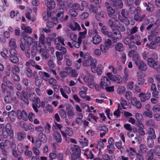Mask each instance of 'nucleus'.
I'll return each mask as SVG.
<instances>
[{
  "label": "nucleus",
  "instance_id": "1",
  "mask_svg": "<svg viewBox=\"0 0 160 160\" xmlns=\"http://www.w3.org/2000/svg\"><path fill=\"white\" fill-rule=\"evenodd\" d=\"M27 95L26 94L24 91L22 92V93L19 92H17L16 94L18 99L22 100L25 103L28 104L29 101L28 98H30L31 96L34 94V93L32 92L31 89H27Z\"/></svg>",
  "mask_w": 160,
  "mask_h": 160
},
{
  "label": "nucleus",
  "instance_id": "2",
  "mask_svg": "<svg viewBox=\"0 0 160 160\" xmlns=\"http://www.w3.org/2000/svg\"><path fill=\"white\" fill-rule=\"evenodd\" d=\"M23 37L24 38H22L20 39V47L21 49L24 51L25 50V46L26 44L28 46L31 45L34 42V40L30 36L27 37L25 34L23 35Z\"/></svg>",
  "mask_w": 160,
  "mask_h": 160
},
{
  "label": "nucleus",
  "instance_id": "3",
  "mask_svg": "<svg viewBox=\"0 0 160 160\" xmlns=\"http://www.w3.org/2000/svg\"><path fill=\"white\" fill-rule=\"evenodd\" d=\"M108 37L111 38L112 41L115 43L118 40L121 39L122 36L119 30L116 29L113 30L112 32H110L109 33Z\"/></svg>",
  "mask_w": 160,
  "mask_h": 160
},
{
  "label": "nucleus",
  "instance_id": "4",
  "mask_svg": "<svg viewBox=\"0 0 160 160\" xmlns=\"http://www.w3.org/2000/svg\"><path fill=\"white\" fill-rule=\"evenodd\" d=\"M83 59L84 60L82 62V65L84 67L91 66L93 62H95L96 61L88 53H87L84 55Z\"/></svg>",
  "mask_w": 160,
  "mask_h": 160
},
{
  "label": "nucleus",
  "instance_id": "5",
  "mask_svg": "<svg viewBox=\"0 0 160 160\" xmlns=\"http://www.w3.org/2000/svg\"><path fill=\"white\" fill-rule=\"evenodd\" d=\"M109 24L110 28L112 30L116 29H119L122 31H124L125 30V27L123 24L121 22L120 23L118 21H112L111 19L109 20Z\"/></svg>",
  "mask_w": 160,
  "mask_h": 160
},
{
  "label": "nucleus",
  "instance_id": "6",
  "mask_svg": "<svg viewBox=\"0 0 160 160\" xmlns=\"http://www.w3.org/2000/svg\"><path fill=\"white\" fill-rule=\"evenodd\" d=\"M114 44L112 41L110 39L106 40L104 44H102L100 46V49L103 53H106L110 48L113 47Z\"/></svg>",
  "mask_w": 160,
  "mask_h": 160
},
{
  "label": "nucleus",
  "instance_id": "7",
  "mask_svg": "<svg viewBox=\"0 0 160 160\" xmlns=\"http://www.w3.org/2000/svg\"><path fill=\"white\" fill-rule=\"evenodd\" d=\"M2 134L3 137L6 138L8 137L12 138L13 136V132L12 129L11 125L9 123L6 124L4 130L3 131Z\"/></svg>",
  "mask_w": 160,
  "mask_h": 160
},
{
  "label": "nucleus",
  "instance_id": "8",
  "mask_svg": "<svg viewBox=\"0 0 160 160\" xmlns=\"http://www.w3.org/2000/svg\"><path fill=\"white\" fill-rule=\"evenodd\" d=\"M94 76L90 73H87L83 78V80L87 83L88 86L90 88H93L94 87Z\"/></svg>",
  "mask_w": 160,
  "mask_h": 160
},
{
  "label": "nucleus",
  "instance_id": "9",
  "mask_svg": "<svg viewBox=\"0 0 160 160\" xmlns=\"http://www.w3.org/2000/svg\"><path fill=\"white\" fill-rule=\"evenodd\" d=\"M128 13L125 10H122L121 12V14L122 16L124 18L123 19L121 18V17L120 16H118V19L122 23L123 25H128L130 22L127 19V18L128 16Z\"/></svg>",
  "mask_w": 160,
  "mask_h": 160
},
{
  "label": "nucleus",
  "instance_id": "10",
  "mask_svg": "<svg viewBox=\"0 0 160 160\" xmlns=\"http://www.w3.org/2000/svg\"><path fill=\"white\" fill-rule=\"evenodd\" d=\"M15 48H12L10 50V61L14 63H16L18 61V59L17 56L18 52Z\"/></svg>",
  "mask_w": 160,
  "mask_h": 160
},
{
  "label": "nucleus",
  "instance_id": "11",
  "mask_svg": "<svg viewBox=\"0 0 160 160\" xmlns=\"http://www.w3.org/2000/svg\"><path fill=\"white\" fill-rule=\"evenodd\" d=\"M54 13L53 12H51L50 11H47V13L44 12L42 14L43 19L45 21L48 20H52L54 21L55 22V20L57 21V18L54 17L53 14Z\"/></svg>",
  "mask_w": 160,
  "mask_h": 160
},
{
  "label": "nucleus",
  "instance_id": "12",
  "mask_svg": "<svg viewBox=\"0 0 160 160\" xmlns=\"http://www.w3.org/2000/svg\"><path fill=\"white\" fill-rule=\"evenodd\" d=\"M147 63L151 67L154 69H158L160 68V64L159 62L155 61L152 58H149L148 59Z\"/></svg>",
  "mask_w": 160,
  "mask_h": 160
},
{
  "label": "nucleus",
  "instance_id": "13",
  "mask_svg": "<svg viewBox=\"0 0 160 160\" xmlns=\"http://www.w3.org/2000/svg\"><path fill=\"white\" fill-rule=\"evenodd\" d=\"M110 82L106 76H102L100 80V86L102 88L104 89L107 86L110 85Z\"/></svg>",
  "mask_w": 160,
  "mask_h": 160
},
{
  "label": "nucleus",
  "instance_id": "14",
  "mask_svg": "<svg viewBox=\"0 0 160 160\" xmlns=\"http://www.w3.org/2000/svg\"><path fill=\"white\" fill-rule=\"evenodd\" d=\"M158 33L157 32H154L151 35L148 36V39L149 41L152 40L154 43L156 44L159 42L160 41V37L159 36H156L158 35Z\"/></svg>",
  "mask_w": 160,
  "mask_h": 160
},
{
  "label": "nucleus",
  "instance_id": "15",
  "mask_svg": "<svg viewBox=\"0 0 160 160\" xmlns=\"http://www.w3.org/2000/svg\"><path fill=\"white\" fill-rule=\"evenodd\" d=\"M105 5L107 7L108 15L110 17L115 18L118 16V13L115 12L114 10L109 6V3L108 2H106Z\"/></svg>",
  "mask_w": 160,
  "mask_h": 160
},
{
  "label": "nucleus",
  "instance_id": "16",
  "mask_svg": "<svg viewBox=\"0 0 160 160\" xmlns=\"http://www.w3.org/2000/svg\"><path fill=\"white\" fill-rule=\"evenodd\" d=\"M18 118L19 119H22L26 121L28 119V116L26 112L24 110H18L17 111Z\"/></svg>",
  "mask_w": 160,
  "mask_h": 160
},
{
  "label": "nucleus",
  "instance_id": "17",
  "mask_svg": "<svg viewBox=\"0 0 160 160\" xmlns=\"http://www.w3.org/2000/svg\"><path fill=\"white\" fill-rule=\"evenodd\" d=\"M40 36L39 38V42L42 44L45 45L49 44L51 42V39L49 37H47L46 40H45V37L43 34H40Z\"/></svg>",
  "mask_w": 160,
  "mask_h": 160
},
{
  "label": "nucleus",
  "instance_id": "18",
  "mask_svg": "<svg viewBox=\"0 0 160 160\" xmlns=\"http://www.w3.org/2000/svg\"><path fill=\"white\" fill-rule=\"evenodd\" d=\"M151 94L149 92L144 93L142 92H141L139 95V97L140 100L142 102H145L146 100L150 99Z\"/></svg>",
  "mask_w": 160,
  "mask_h": 160
},
{
  "label": "nucleus",
  "instance_id": "19",
  "mask_svg": "<svg viewBox=\"0 0 160 160\" xmlns=\"http://www.w3.org/2000/svg\"><path fill=\"white\" fill-rule=\"evenodd\" d=\"M135 64L140 71H145L147 69V65L142 61H140L138 62H135Z\"/></svg>",
  "mask_w": 160,
  "mask_h": 160
},
{
  "label": "nucleus",
  "instance_id": "20",
  "mask_svg": "<svg viewBox=\"0 0 160 160\" xmlns=\"http://www.w3.org/2000/svg\"><path fill=\"white\" fill-rule=\"evenodd\" d=\"M131 102L132 106L136 107L137 108L140 109L142 108V105L137 98L133 97L132 99Z\"/></svg>",
  "mask_w": 160,
  "mask_h": 160
},
{
  "label": "nucleus",
  "instance_id": "21",
  "mask_svg": "<svg viewBox=\"0 0 160 160\" xmlns=\"http://www.w3.org/2000/svg\"><path fill=\"white\" fill-rule=\"evenodd\" d=\"M65 132L61 130L60 131L63 137L67 138V134L69 136H72L73 134V131L72 129L70 128L67 127L65 130Z\"/></svg>",
  "mask_w": 160,
  "mask_h": 160
},
{
  "label": "nucleus",
  "instance_id": "22",
  "mask_svg": "<svg viewBox=\"0 0 160 160\" xmlns=\"http://www.w3.org/2000/svg\"><path fill=\"white\" fill-rule=\"evenodd\" d=\"M45 3L48 8L50 10L55 7L56 3L53 0H45Z\"/></svg>",
  "mask_w": 160,
  "mask_h": 160
},
{
  "label": "nucleus",
  "instance_id": "23",
  "mask_svg": "<svg viewBox=\"0 0 160 160\" xmlns=\"http://www.w3.org/2000/svg\"><path fill=\"white\" fill-rule=\"evenodd\" d=\"M102 41V38L98 34L95 35L92 38V42L94 45L99 44Z\"/></svg>",
  "mask_w": 160,
  "mask_h": 160
},
{
  "label": "nucleus",
  "instance_id": "24",
  "mask_svg": "<svg viewBox=\"0 0 160 160\" xmlns=\"http://www.w3.org/2000/svg\"><path fill=\"white\" fill-rule=\"evenodd\" d=\"M10 145L9 141L8 140H6L4 142H1L0 147L1 149L5 152V149L8 148Z\"/></svg>",
  "mask_w": 160,
  "mask_h": 160
},
{
  "label": "nucleus",
  "instance_id": "25",
  "mask_svg": "<svg viewBox=\"0 0 160 160\" xmlns=\"http://www.w3.org/2000/svg\"><path fill=\"white\" fill-rule=\"evenodd\" d=\"M132 40H134L136 42V44L137 45H140L141 44V38L140 36L138 34H135L134 36H132L131 37Z\"/></svg>",
  "mask_w": 160,
  "mask_h": 160
},
{
  "label": "nucleus",
  "instance_id": "26",
  "mask_svg": "<svg viewBox=\"0 0 160 160\" xmlns=\"http://www.w3.org/2000/svg\"><path fill=\"white\" fill-rule=\"evenodd\" d=\"M148 136L147 138L155 139L156 138V135L154 129L152 128H149L148 132Z\"/></svg>",
  "mask_w": 160,
  "mask_h": 160
},
{
  "label": "nucleus",
  "instance_id": "27",
  "mask_svg": "<svg viewBox=\"0 0 160 160\" xmlns=\"http://www.w3.org/2000/svg\"><path fill=\"white\" fill-rule=\"evenodd\" d=\"M69 28L73 31H80L81 27L79 24L76 22H74L69 25Z\"/></svg>",
  "mask_w": 160,
  "mask_h": 160
},
{
  "label": "nucleus",
  "instance_id": "28",
  "mask_svg": "<svg viewBox=\"0 0 160 160\" xmlns=\"http://www.w3.org/2000/svg\"><path fill=\"white\" fill-rule=\"evenodd\" d=\"M83 151H84V155L86 156L87 158L88 159H92L93 158V154H92L91 150H89L88 149H85L84 150H83Z\"/></svg>",
  "mask_w": 160,
  "mask_h": 160
},
{
  "label": "nucleus",
  "instance_id": "29",
  "mask_svg": "<svg viewBox=\"0 0 160 160\" xmlns=\"http://www.w3.org/2000/svg\"><path fill=\"white\" fill-rule=\"evenodd\" d=\"M21 28L24 30V32L22 35L25 33H31L32 30L31 28L29 26H27L24 24H22L21 26Z\"/></svg>",
  "mask_w": 160,
  "mask_h": 160
},
{
  "label": "nucleus",
  "instance_id": "30",
  "mask_svg": "<svg viewBox=\"0 0 160 160\" xmlns=\"http://www.w3.org/2000/svg\"><path fill=\"white\" fill-rule=\"evenodd\" d=\"M127 152L128 153V155L131 158H133L135 156V155H137L136 151L135 148H130L129 149H128L126 150Z\"/></svg>",
  "mask_w": 160,
  "mask_h": 160
},
{
  "label": "nucleus",
  "instance_id": "31",
  "mask_svg": "<svg viewBox=\"0 0 160 160\" xmlns=\"http://www.w3.org/2000/svg\"><path fill=\"white\" fill-rule=\"evenodd\" d=\"M64 41V39L63 37L61 36H59L55 39L54 43L56 45H58L61 43L62 45L65 46Z\"/></svg>",
  "mask_w": 160,
  "mask_h": 160
},
{
  "label": "nucleus",
  "instance_id": "32",
  "mask_svg": "<svg viewBox=\"0 0 160 160\" xmlns=\"http://www.w3.org/2000/svg\"><path fill=\"white\" fill-rule=\"evenodd\" d=\"M67 110V114L68 117L71 119L73 118L75 114L73 110L69 107H67L66 108Z\"/></svg>",
  "mask_w": 160,
  "mask_h": 160
},
{
  "label": "nucleus",
  "instance_id": "33",
  "mask_svg": "<svg viewBox=\"0 0 160 160\" xmlns=\"http://www.w3.org/2000/svg\"><path fill=\"white\" fill-rule=\"evenodd\" d=\"M65 70L69 71V74H71V75L72 77H76L78 75L77 72L74 69H72L71 68L66 67Z\"/></svg>",
  "mask_w": 160,
  "mask_h": 160
},
{
  "label": "nucleus",
  "instance_id": "34",
  "mask_svg": "<svg viewBox=\"0 0 160 160\" xmlns=\"http://www.w3.org/2000/svg\"><path fill=\"white\" fill-rule=\"evenodd\" d=\"M79 141L83 146H87L88 144V140L87 139L82 135L80 138L79 139Z\"/></svg>",
  "mask_w": 160,
  "mask_h": 160
},
{
  "label": "nucleus",
  "instance_id": "35",
  "mask_svg": "<svg viewBox=\"0 0 160 160\" xmlns=\"http://www.w3.org/2000/svg\"><path fill=\"white\" fill-rule=\"evenodd\" d=\"M71 149L72 153H77L78 155H80L81 149L78 146L76 145H74Z\"/></svg>",
  "mask_w": 160,
  "mask_h": 160
},
{
  "label": "nucleus",
  "instance_id": "36",
  "mask_svg": "<svg viewBox=\"0 0 160 160\" xmlns=\"http://www.w3.org/2000/svg\"><path fill=\"white\" fill-rule=\"evenodd\" d=\"M42 58L47 59L49 57V54L47 50L42 49L40 50Z\"/></svg>",
  "mask_w": 160,
  "mask_h": 160
},
{
  "label": "nucleus",
  "instance_id": "37",
  "mask_svg": "<svg viewBox=\"0 0 160 160\" xmlns=\"http://www.w3.org/2000/svg\"><path fill=\"white\" fill-rule=\"evenodd\" d=\"M38 74L39 76L45 80H47V78L50 77L49 74L45 72L39 71Z\"/></svg>",
  "mask_w": 160,
  "mask_h": 160
},
{
  "label": "nucleus",
  "instance_id": "38",
  "mask_svg": "<svg viewBox=\"0 0 160 160\" xmlns=\"http://www.w3.org/2000/svg\"><path fill=\"white\" fill-rule=\"evenodd\" d=\"M115 48L118 52H122L124 49L122 44L120 42H118L115 45Z\"/></svg>",
  "mask_w": 160,
  "mask_h": 160
},
{
  "label": "nucleus",
  "instance_id": "39",
  "mask_svg": "<svg viewBox=\"0 0 160 160\" xmlns=\"http://www.w3.org/2000/svg\"><path fill=\"white\" fill-rule=\"evenodd\" d=\"M38 138L39 141L45 143L47 141V138L46 135L42 133H41L39 134Z\"/></svg>",
  "mask_w": 160,
  "mask_h": 160
},
{
  "label": "nucleus",
  "instance_id": "40",
  "mask_svg": "<svg viewBox=\"0 0 160 160\" xmlns=\"http://www.w3.org/2000/svg\"><path fill=\"white\" fill-rule=\"evenodd\" d=\"M8 116L12 122H13L15 121L16 118V113L15 111H12L9 112Z\"/></svg>",
  "mask_w": 160,
  "mask_h": 160
},
{
  "label": "nucleus",
  "instance_id": "41",
  "mask_svg": "<svg viewBox=\"0 0 160 160\" xmlns=\"http://www.w3.org/2000/svg\"><path fill=\"white\" fill-rule=\"evenodd\" d=\"M35 85L38 87L40 86L42 82V79L40 78L38 76H36L35 77Z\"/></svg>",
  "mask_w": 160,
  "mask_h": 160
},
{
  "label": "nucleus",
  "instance_id": "42",
  "mask_svg": "<svg viewBox=\"0 0 160 160\" xmlns=\"http://www.w3.org/2000/svg\"><path fill=\"white\" fill-rule=\"evenodd\" d=\"M8 44L9 46L11 48H17L16 40L14 38H11Z\"/></svg>",
  "mask_w": 160,
  "mask_h": 160
},
{
  "label": "nucleus",
  "instance_id": "43",
  "mask_svg": "<svg viewBox=\"0 0 160 160\" xmlns=\"http://www.w3.org/2000/svg\"><path fill=\"white\" fill-rule=\"evenodd\" d=\"M106 75L112 81L115 82L117 80V77L110 72L107 73Z\"/></svg>",
  "mask_w": 160,
  "mask_h": 160
},
{
  "label": "nucleus",
  "instance_id": "44",
  "mask_svg": "<svg viewBox=\"0 0 160 160\" xmlns=\"http://www.w3.org/2000/svg\"><path fill=\"white\" fill-rule=\"evenodd\" d=\"M54 137L56 141L58 142H61L62 141V139L60 134L58 132H55L54 135Z\"/></svg>",
  "mask_w": 160,
  "mask_h": 160
},
{
  "label": "nucleus",
  "instance_id": "45",
  "mask_svg": "<svg viewBox=\"0 0 160 160\" xmlns=\"http://www.w3.org/2000/svg\"><path fill=\"white\" fill-rule=\"evenodd\" d=\"M106 16V13L104 11H101L98 14H96L95 15L96 19L99 20L101 18H104Z\"/></svg>",
  "mask_w": 160,
  "mask_h": 160
},
{
  "label": "nucleus",
  "instance_id": "46",
  "mask_svg": "<svg viewBox=\"0 0 160 160\" xmlns=\"http://www.w3.org/2000/svg\"><path fill=\"white\" fill-rule=\"evenodd\" d=\"M1 54L2 56L5 59H7L8 58V50L6 48H4L3 51L1 52Z\"/></svg>",
  "mask_w": 160,
  "mask_h": 160
},
{
  "label": "nucleus",
  "instance_id": "47",
  "mask_svg": "<svg viewBox=\"0 0 160 160\" xmlns=\"http://www.w3.org/2000/svg\"><path fill=\"white\" fill-rule=\"evenodd\" d=\"M108 71L112 73L115 74L117 72V69L114 68L113 65L112 64L108 66Z\"/></svg>",
  "mask_w": 160,
  "mask_h": 160
},
{
  "label": "nucleus",
  "instance_id": "48",
  "mask_svg": "<svg viewBox=\"0 0 160 160\" xmlns=\"http://www.w3.org/2000/svg\"><path fill=\"white\" fill-rule=\"evenodd\" d=\"M56 48L58 50L62 51V54H65L67 52L66 49L64 47L62 46L60 44L57 45L56 46Z\"/></svg>",
  "mask_w": 160,
  "mask_h": 160
},
{
  "label": "nucleus",
  "instance_id": "49",
  "mask_svg": "<svg viewBox=\"0 0 160 160\" xmlns=\"http://www.w3.org/2000/svg\"><path fill=\"white\" fill-rule=\"evenodd\" d=\"M126 91V88L123 86H120L117 88V92L119 94H123Z\"/></svg>",
  "mask_w": 160,
  "mask_h": 160
},
{
  "label": "nucleus",
  "instance_id": "50",
  "mask_svg": "<svg viewBox=\"0 0 160 160\" xmlns=\"http://www.w3.org/2000/svg\"><path fill=\"white\" fill-rule=\"evenodd\" d=\"M119 104L120 105V108H121V107H122V108L123 109L126 108V106L127 105V102L123 98H121L120 103Z\"/></svg>",
  "mask_w": 160,
  "mask_h": 160
},
{
  "label": "nucleus",
  "instance_id": "51",
  "mask_svg": "<svg viewBox=\"0 0 160 160\" xmlns=\"http://www.w3.org/2000/svg\"><path fill=\"white\" fill-rule=\"evenodd\" d=\"M147 21L148 22V23L149 24L147 27L146 29L147 30H149L154 26V20L153 19L151 18L150 20H147Z\"/></svg>",
  "mask_w": 160,
  "mask_h": 160
},
{
  "label": "nucleus",
  "instance_id": "52",
  "mask_svg": "<svg viewBox=\"0 0 160 160\" xmlns=\"http://www.w3.org/2000/svg\"><path fill=\"white\" fill-rule=\"evenodd\" d=\"M87 32V31L86 29H85V30L83 32H80L79 33L80 36L78 38V41L79 42H81L82 39L85 38V35L86 34Z\"/></svg>",
  "mask_w": 160,
  "mask_h": 160
},
{
  "label": "nucleus",
  "instance_id": "53",
  "mask_svg": "<svg viewBox=\"0 0 160 160\" xmlns=\"http://www.w3.org/2000/svg\"><path fill=\"white\" fill-rule=\"evenodd\" d=\"M69 13L72 17H75L78 16V13L76 10L70 8L69 9Z\"/></svg>",
  "mask_w": 160,
  "mask_h": 160
},
{
  "label": "nucleus",
  "instance_id": "54",
  "mask_svg": "<svg viewBox=\"0 0 160 160\" xmlns=\"http://www.w3.org/2000/svg\"><path fill=\"white\" fill-rule=\"evenodd\" d=\"M64 58L65 59V63L66 65L67 66H70L72 64L71 60L68 58V56L67 54L65 55Z\"/></svg>",
  "mask_w": 160,
  "mask_h": 160
},
{
  "label": "nucleus",
  "instance_id": "55",
  "mask_svg": "<svg viewBox=\"0 0 160 160\" xmlns=\"http://www.w3.org/2000/svg\"><path fill=\"white\" fill-rule=\"evenodd\" d=\"M120 109H121V108H120V105L118 104V109L116 110L113 113L114 115L116 118L118 117L120 115Z\"/></svg>",
  "mask_w": 160,
  "mask_h": 160
},
{
  "label": "nucleus",
  "instance_id": "56",
  "mask_svg": "<svg viewBox=\"0 0 160 160\" xmlns=\"http://www.w3.org/2000/svg\"><path fill=\"white\" fill-rule=\"evenodd\" d=\"M89 10L90 12L94 13H96L98 12L97 8L92 5L90 6L89 8Z\"/></svg>",
  "mask_w": 160,
  "mask_h": 160
},
{
  "label": "nucleus",
  "instance_id": "57",
  "mask_svg": "<svg viewBox=\"0 0 160 160\" xmlns=\"http://www.w3.org/2000/svg\"><path fill=\"white\" fill-rule=\"evenodd\" d=\"M124 76L123 78V81H127L129 78V71L128 69L125 68L124 70Z\"/></svg>",
  "mask_w": 160,
  "mask_h": 160
},
{
  "label": "nucleus",
  "instance_id": "58",
  "mask_svg": "<svg viewBox=\"0 0 160 160\" xmlns=\"http://www.w3.org/2000/svg\"><path fill=\"white\" fill-rule=\"evenodd\" d=\"M4 101L7 103H9L13 102L14 100L10 96L7 95L5 97Z\"/></svg>",
  "mask_w": 160,
  "mask_h": 160
},
{
  "label": "nucleus",
  "instance_id": "59",
  "mask_svg": "<svg viewBox=\"0 0 160 160\" xmlns=\"http://www.w3.org/2000/svg\"><path fill=\"white\" fill-rule=\"evenodd\" d=\"M133 58V61L135 63V62H138L140 61H141L140 60V58L138 54L136 53L134 54L132 57Z\"/></svg>",
  "mask_w": 160,
  "mask_h": 160
},
{
  "label": "nucleus",
  "instance_id": "60",
  "mask_svg": "<svg viewBox=\"0 0 160 160\" xmlns=\"http://www.w3.org/2000/svg\"><path fill=\"white\" fill-rule=\"evenodd\" d=\"M82 60L81 58H79L75 62V67L77 69H79L81 67V63Z\"/></svg>",
  "mask_w": 160,
  "mask_h": 160
},
{
  "label": "nucleus",
  "instance_id": "61",
  "mask_svg": "<svg viewBox=\"0 0 160 160\" xmlns=\"http://www.w3.org/2000/svg\"><path fill=\"white\" fill-rule=\"evenodd\" d=\"M51 125L49 123H47L44 127L45 132L47 134L49 133L51 131Z\"/></svg>",
  "mask_w": 160,
  "mask_h": 160
},
{
  "label": "nucleus",
  "instance_id": "62",
  "mask_svg": "<svg viewBox=\"0 0 160 160\" xmlns=\"http://www.w3.org/2000/svg\"><path fill=\"white\" fill-rule=\"evenodd\" d=\"M126 55L125 53H122L120 57L121 62L123 64H125L126 60Z\"/></svg>",
  "mask_w": 160,
  "mask_h": 160
},
{
  "label": "nucleus",
  "instance_id": "63",
  "mask_svg": "<svg viewBox=\"0 0 160 160\" xmlns=\"http://www.w3.org/2000/svg\"><path fill=\"white\" fill-rule=\"evenodd\" d=\"M24 148V146L21 143H19L18 145L17 149L19 153H22L23 152Z\"/></svg>",
  "mask_w": 160,
  "mask_h": 160
},
{
  "label": "nucleus",
  "instance_id": "64",
  "mask_svg": "<svg viewBox=\"0 0 160 160\" xmlns=\"http://www.w3.org/2000/svg\"><path fill=\"white\" fill-rule=\"evenodd\" d=\"M20 71L19 68L17 66L15 65L12 68V71L13 74L19 73Z\"/></svg>",
  "mask_w": 160,
  "mask_h": 160
}]
</instances>
